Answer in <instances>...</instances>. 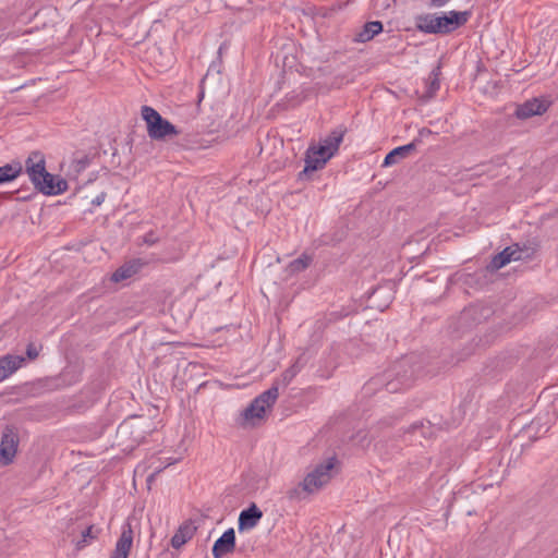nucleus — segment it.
<instances>
[{
    "mask_svg": "<svg viewBox=\"0 0 558 558\" xmlns=\"http://www.w3.org/2000/svg\"><path fill=\"white\" fill-rule=\"evenodd\" d=\"M235 549V532L232 527L226 530L214 543L211 553L214 558H222Z\"/></svg>",
    "mask_w": 558,
    "mask_h": 558,
    "instance_id": "1a4fd4ad",
    "label": "nucleus"
},
{
    "mask_svg": "<svg viewBox=\"0 0 558 558\" xmlns=\"http://www.w3.org/2000/svg\"><path fill=\"white\" fill-rule=\"evenodd\" d=\"M128 429V423L124 422L122 425H120V430H125Z\"/></svg>",
    "mask_w": 558,
    "mask_h": 558,
    "instance_id": "4c0bfd02",
    "label": "nucleus"
},
{
    "mask_svg": "<svg viewBox=\"0 0 558 558\" xmlns=\"http://www.w3.org/2000/svg\"><path fill=\"white\" fill-rule=\"evenodd\" d=\"M339 463L338 459L333 456L317 464L312 472H310L300 483L302 489L308 494L318 490L326 485L332 477V471Z\"/></svg>",
    "mask_w": 558,
    "mask_h": 558,
    "instance_id": "423d86ee",
    "label": "nucleus"
},
{
    "mask_svg": "<svg viewBox=\"0 0 558 558\" xmlns=\"http://www.w3.org/2000/svg\"><path fill=\"white\" fill-rule=\"evenodd\" d=\"M143 266L144 263L142 259H132L128 263H124L112 274L111 280L114 282H120L122 280L129 279L137 274Z\"/></svg>",
    "mask_w": 558,
    "mask_h": 558,
    "instance_id": "2eb2a0df",
    "label": "nucleus"
},
{
    "mask_svg": "<svg viewBox=\"0 0 558 558\" xmlns=\"http://www.w3.org/2000/svg\"><path fill=\"white\" fill-rule=\"evenodd\" d=\"M133 544V531L130 523L123 525L122 533L110 558H128Z\"/></svg>",
    "mask_w": 558,
    "mask_h": 558,
    "instance_id": "f8f14e48",
    "label": "nucleus"
},
{
    "mask_svg": "<svg viewBox=\"0 0 558 558\" xmlns=\"http://www.w3.org/2000/svg\"><path fill=\"white\" fill-rule=\"evenodd\" d=\"M293 365H296V368L301 369V367H302V365H301V357H299Z\"/></svg>",
    "mask_w": 558,
    "mask_h": 558,
    "instance_id": "e433bc0d",
    "label": "nucleus"
},
{
    "mask_svg": "<svg viewBox=\"0 0 558 558\" xmlns=\"http://www.w3.org/2000/svg\"><path fill=\"white\" fill-rule=\"evenodd\" d=\"M300 372V368H296V365L290 366L288 369H286L282 375L280 383L283 387H287L292 379L296 376V374Z\"/></svg>",
    "mask_w": 558,
    "mask_h": 558,
    "instance_id": "c85d7f7f",
    "label": "nucleus"
},
{
    "mask_svg": "<svg viewBox=\"0 0 558 558\" xmlns=\"http://www.w3.org/2000/svg\"><path fill=\"white\" fill-rule=\"evenodd\" d=\"M301 101H302L301 99H298V100H296V102H295V105L301 104Z\"/></svg>",
    "mask_w": 558,
    "mask_h": 558,
    "instance_id": "ea45409f",
    "label": "nucleus"
},
{
    "mask_svg": "<svg viewBox=\"0 0 558 558\" xmlns=\"http://www.w3.org/2000/svg\"><path fill=\"white\" fill-rule=\"evenodd\" d=\"M481 308L478 306L465 307L458 317V327L462 330L472 328L482 320Z\"/></svg>",
    "mask_w": 558,
    "mask_h": 558,
    "instance_id": "ddd939ff",
    "label": "nucleus"
},
{
    "mask_svg": "<svg viewBox=\"0 0 558 558\" xmlns=\"http://www.w3.org/2000/svg\"><path fill=\"white\" fill-rule=\"evenodd\" d=\"M279 383L275 381L272 386L266 391L258 395L247 408H245L238 420V424L245 426L250 421L254 418L262 420L265 416L266 410L271 409L276 403L279 396Z\"/></svg>",
    "mask_w": 558,
    "mask_h": 558,
    "instance_id": "39448f33",
    "label": "nucleus"
},
{
    "mask_svg": "<svg viewBox=\"0 0 558 558\" xmlns=\"http://www.w3.org/2000/svg\"><path fill=\"white\" fill-rule=\"evenodd\" d=\"M432 134V131L427 128H423L418 131V136L416 138H420L422 141L423 136H428Z\"/></svg>",
    "mask_w": 558,
    "mask_h": 558,
    "instance_id": "f704fd0d",
    "label": "nucleus"
},
{
    "mask_svg": "<svg viewBox=\"0 0 558 558\" xmlns=\"http://www.w3.org/2000/svg\"><path fill=\"white\" fill-rule=\"evenodd\" d=\"M345 132L347 129L344 126H338L335 130H332L330 134L327 135L326 138L322 141V143L325 146H328L330 151L336 154L339 149V146L343 140Z\"/></svg>",
    "mask_w": 558,
    "mask_h": 558,
    "instance_id": "4be33fe9",
    "label": "nucleus"
},
{
    "mask_svg": "<svg viewBox=\"0 0 558 558\" xmlns=\"http://www.w3.org/2000/svg\"><path fill=\"white\" fill-rule=\"evenodd\" d=\"M409 434H420L424 438H430L434 435V426L430 422H415L407 430Z\"/></svg>",
    "mask_w": 558,
    "mask_h": 558,
    "instance_id": "5701e85b",
    "label": "nucleus"
},
{
    "mask_svg": "<svg viewBox=\"0 0 558 558\" xmlns=\"http://www.w3.org/2000/svg\"><path fill=\"white\" fill-rule=\"evenodd\" d=\"M312 263V257L307 254H302L300 257L293 259L288 265V271L291 275L305 270Z\"/></svg>",
    "mask_w": 558,
    "mask_h": 558,
    "instance_id": "b1692460",
    "label": "nucleus"
},
{
    "mask_svg": "<svg viewBox=\"0 0 558 558\" xmlns=\"http://www.w3.org/2000/svg\"><path fill=\"white\" fill-rule=\"evenodd\" d=\"M25 359L21 355L7 354L0 357V381L8 378L11 374L17 371Z\"/></svg>",
    "mask_w": 558,
    "mask_h": 558,
    "instance_id": "4468645a",
    "label": "nucleus"
},
{
    "mask_svg": "<svg viewBox=\"0 0 558 558\" xmlns=\"http://www.w3.org/2000/svg\"><path fill=\"white\" fill-rule=\"evenodd\" d=\"M105 198H106V193H104V192H102V193L98 194V195H97V196L92 201V205H94V206H100V205L104 203Z\"/></svg>",
    "mask_w": 558,
    "mask_h": 558,
    "instance_id": "473e14b6",
    "label": "nucleus"
},
{
    "mask_svg": "<svg viewBox=\"0 0 558 558\" xmlns=\"http://www.w3.org/2000/svg\"><path fill=\"white\" fill-rule=\"evenodd\" d=\"M263 517V511L252 502L246 509L242 510L238 520L239 531L250 530L255 527Z\"/></svg>",
    "mask_w": 558,
    "mask_h": 558,
    "instance_id": "9d476101",
    "label": "nucleus"
},
{
    "mask_svg": "<svg viewBox=\"0 0 558 558\" xmlns=\"http://www.w3.org/2000/svg\"><path fill=\"white\" fill-rule=\"evenodd\" d=\"M422 144L420 138H414L411 143L402 146H398L390 150L383 162V167H390L397 163L399 160L407 158L411 153H413L417 146Z\"/></svg>",
    "mask_w": 558,
    "mask_h": 558,
    "instance_id": "9b49d317",
    "label": "nucleus"
},
{
    "mask_svg": "<svg viewBox=\"0 0 558 558\" xmlns=\"http://www.w3.org/2000/svg\"><path fill=\"white\" fill-rule=\"evenodd\" d=\"M302 493H305V492L302 489V486L299 484L298 487H294V488H292V489H290L288 492V497L290 499H292V500L293 499H301V494Z\"/></svg>",
    "mask_w": 558,
    "mask_h": 558,
    "instance_id": "7c9ffc66",
    "label": "nucleus"
},
{
    "mask_svg": "<svg viewBox=\"0 0 558 558\" xmlns=\"http://www.w3.org/2000/svg\"><path fill=\"white\" fill-rule=\"evenodd\" d=\"M89 162H90L89 156L86 155V154H83V155H81L78 157H75L73 159L72 167H73L75 172L80 173V172L84 171L87 168Z\"/></svg>",
    "mask_w": 558,
    "mask_h": 558,
    "instance_id": "cd10ccee",
    "label": "nucleus"
},
{
    "mask_svg": "<svg viewBox=\"0 0 558 558\" xmlns=\"http://www.w3.org/2000/svg\"><path fill=\"white\" fill-rule=\"evenodd\" d=\"M304 161H305V167L299 173L300 180L306 179L308 177L310 172L323 169L324 166L326 165V159H320L319 157L312 154L310 150H306Z\"/></svg>",
    "mask_w": 558,
    "mask_h": 558,
    "instance_id": "6ab92c4d",
    "label": "nucleus"
},
{
    "mask_svg": "<svg viewBox=\"0 0 558 558\" xmlns=\"http://www.w3.org/2000/svg\"><path fill=\"white\" fill-rule=\"evenodd\" d=\"M439 74H440L439 68L433 70L432 73L429 74L426 97H428V98L434 97L435 94L437 93V90L439 89V87H440Z\"/></svg>",
    "mask_w": 558,
    "mask_h": 558,
    "instance_id": "a878e982",
    "label": "nucleus"
},
{
    "mask_svg": "<svg viewBox=\"0 0 558 558\" xmlns=\"http://www.w3.org/2000/svg\"><path fill=\"white\" fill-rule=\"evenodd\" d=\"M25 171L35 190L44 195H60L68 190L66 180L47 171L45 156L39 150L29 154L25 160Z\"/></svg>",
    "mask_w": 558,
    "mask_h": 558,
    "instance_id": "f03ea898",
    "label": "nucleus"
},
{
    "mask_svg": "<svg viewBox=\"0 0 558 558\" xmlns=\"http://www.w3.org/2000/svg\"><path fill=\"white\" fill-rule=\"evenodd\" d=\"M195 527L190 524H182L178 531L171 537V546L175 549H180L186 542H189L194 535Z\"/></svg>",
    "mask_w": 558,
    "mask_h": 558,
    "instance_id": "aec40b11",
    "label": "nucleus"
},
{
    "mask_svg": "<svg viewBox=\"0 0 558 558\" xmlns=\"http://www.w3.org/2000/svg\"><path fill=\"white\" fill-rule=\"evenodd\" d=\"M384 29V25L380 21H371L363 25V27L355 34L354 41L367 43L372 40L376 35L380 34Z\"/></svg>",
    "mask_w": 558,
    "mask_h": 558,
    "instance_id": "dca6fc26",
    "label": "nucleus"
},
{
    "mask_svg": "<svg viewBox=\"0 0 558 558\" xmlns=\"http://www.w3.org/2000/svg\"><path fill=\"white\" fill-rule=\"evenodd\" d=\"M293 365H296V368L301 369V367H302V365H301V357H299Z\"/></svg>",
    "mask_w": 558,
    "mask_h": 558,
    "instance_id": "c9c22d12",
    "label": "nucleus"
},
{
    "mask_svg": "<svg viewBox=\"0 0 558 558\" xmlns=\"http://www.w3.org/2000/svg\"><path fill=\"white\" fill-rule=\"evenodd\" d=\"M142 119L146 123L147 134L151 140L162 141L167 137L177 136L180 131L174 124L165 119L156 109L150 106H142Z\"/></svg>",
    "mask_w": 558,
    "mask_h": 558,
    "instance_id": "20e7f679",
    "label": "nucleus"
},
{
    "mask_svg": "<svg viewBox=\"0 0 558 558\" xmlns=\"http://www.w3.org/2000/svg\"><path fill=\"white\" fill-rule=\"evenodd\" d=\"M511 246H513L514 250H519V254L521 259H529L533 256V254L537 250V244L534 241H527L525 243H514Z\"/></svg>",
    "mask_w": 558,
    "mask_h": 558,
    "instance_id": "393cba45",
    "label": "nucleus"
},
{
    "mask_svg": "<svg viewBox=\"0 0 558 558\" xmlns=\"http://www.w3.org/2000/svg\"><path fill=\"white\" fill-rule=\"evenodd\" d=\"M20 439L17 430L14 426L7 425L2 432L0 442V463L9 465L13 462Z\"/></svg>",
    "mask_w": 558,
    "mask_h": 558,
    "instance_id": "0eeeda50",
    "label": "nucleus"
},
{
    "mask_svg": "<svg viewBox=\"0 0 558 558\" xmlns=\"http://www.w3.org/2000/svg\"><path fill=\"white\" fill-rule=\"evenodd\" d=\"M550 106V102L545 99L532 98L518 105L514 116L520 120H526L534 116H542Z\"/></svg>",
    "mask_w": 558,
    "mask_h": 558,
    "instance_id": "6e6552de",
    "label": "nucleus"
},
{
    "mask_svg": "<svg viewBox=\"0 0 558 558\" xmlns=\"http://www.w3.org/2000/svg\"><path fill=\"white\" fill-rule=\"evenodd\" d=\"M144 242L148 245H153L158 242V239L154 232H148L144 238Z\"/></svg>",
    "mask_w": 558,
    "mask_h": 558,
    "instance_id": "2f4dec72",
    "label": "nucleus"
},
{
    "mask_svg": "<svg viewBox=\"0 0 558 558\" xmlns=\"http://www.w3.org/2000/svg\"><path fill=\"white\" fill-rule=\"evenodd\" d=\"M472 12L466 11H449L442 12L441 15L436 13H422L414 16L416 31L424 34H450L461 26L465 25L471 17Z\"/></svg>",
    "mask_w": 558,
    "mask_h": 558,
    "instance_id": "7ed1b4c3",
    "label": "nucleus"
},
{
    "mask_svg": "<svg viewBox=\"0 0 558 558\" xmlns=\"http://www.w3.org/2000/svg\"><path fill=\"white\" fill-rule=\"evenodd\" d=\"M450 0H429V7L441 8L447 4Z\"/></svg>",
    "mask_w": 558,
    "mask_h": 558,
    "instance_id": "72a5a7b5",
    "label": "nucleus"
},
{
    "mask_svg": "<svg viewBox=\"0 0 558 558\" xmlns=\"http://www.w3.org/2000/svg\"><path fill=\"white\" fill-rule=\"evenodd\" d=\"M420 372L415 355H407L395 362L381 375L371 379L367 386H384L385 390L395 393L411 387Z\"/></svg>",
    "mask_w": 558,
    "mask_h": 558,
    "instance_id": "f257e3e1",
    "label": "nucleus"
},
{
    "mask_svg": "<svg viewBox=\"0 0 558 558\" xmlns=\"http://www.w3.org/2000/svg\"><path fill=\"white\" fill-rule=\"evenodd\" d=\"M20 198L23 199V201H27V199H29V196H22Z\"/></svg>",
    "mask_w": 558,
    "mask_h": 558,
    "instance_id": "58836bf2",
    "label": "nucleus"
},
{
    "mask_svg": "<svg viewBox=\"0 0 558 558\" xmlns=\"http://www.w3.org/2000/svg\"><path fill=\"white\" fill-rule=\"evenodd\" d=\"M100 533L101 529L94 524L84 527L81 531L80 538L75 541V549H84L86 546L90 545L93 541L97 539Z\"/></svg>",
    "mask_w": 558,
    "mask_h": 558,
    "instance_id": "a211bd4d",
    "label": "nucleus"
},
{
    "mask_svg": "<svg viewBox=\"0 0 558 558\" xmlns=\"http://www.w3.org/2000/svg\"><path fill=\"white\" fill-rule=\"evenodd\" d=\"M39 355V350L34 343H28L26 348V356L29 360H35Z\"/></svg>",
    "mask_w": 558,
    "mask_h": 558,
    "instance_id": "c756f323",
    "label": "nucleus"
},
{
    "mask_svg": "<svg viewBox=\"0 0 558 558\" xmlns=\"http://www.w3.org/2000/svg\"><path fill=\"white\" fill-rule=\"evenodd\" d=\"M519 250H514L513 246H507L500 253L494 256L490 262L493 269H500L512 260H520Z\"/></svg>",
    "mask_w": 558,
    "mask_h": 558,
    "instance_id": "f3484780",
    "label": "nucleus"
},
{
    "mask_svg": "<svg viewBox=\"0 0 558 558\" xmlns=\"http://www.w3.org/2000/svg\"><path fill=\"white\" fill-rule=\"evenodd\" d=\"M312 154L319 157L320 159H326V162L335 155L329 150L328 146H325L322 142L318 146L312 145L307 148Z\"/></svg>",
    "mask_w": 558,
    "mask_h": 558,
    "instance_id": "bb28decb",
    "label": "nucleus"
},
{
    "mask_svg": "<svg viewBox=\"0 0 558 558\" xmlns=\"http://www.w3.org/2000/svg\"><path fill=\"white\" fill-rule=\"evenodd\" d=\"M23 172L20 161H12L0 167V184L12 182Z\"/></svg>",
    "mask_w": 558,
    "mask_h": 558,
    "instance_id": "412c9836",
    "label": "nucleus"
}]
</instances>
